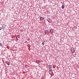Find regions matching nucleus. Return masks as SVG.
<instances>
[{
	"label": "nucleus",
	"instance_id": "obj_3",
	"mask_svg": "<svg viewBox=\"0 0 79 79\" xmlns=\"http://www.w3.org/2000/svg\"><path fill=\"white\" fill-rule=\"evenodd\" d=\"M49 34H53V30L52 29H51L49 31Z\"/></svg>",
	"mask_w": 79,
	"mask_h": 79
},
{
	"label": "nucleus",
	"instance_id": "obj_11",
	"mask_svg": "<svg viewBox=\"0 0 79 79\" xmlns=\"http://www.w3.org/2000/svg\"><path fill=\"white\" fill-rule=\"evenodd\" d=\"M62 9H64V5H62Z\"/></svg>",
	"mask_w": 79,
	"mask_h": 79
},
{
	"label": "nucleus",
	"instance_id": "obj_10",
	"mask_svg": "<svg viewBox=\"0 0 79 79\" xmlns=\"http://www.w3.org/2000/svg\"><path fill=\"white\" fill-rule=\"evenodd\" d=\"M37 63H40L41 61L40 60H37Z\"/></svg>",
	"mask_w": 79,
	"mask_h": 79
},
{
	"label": "nucleus",
	"instance_id": "obj_2",
	"mask_svg": "<svg viewBox=\"0 0 79 79\" xmlns=\"http://www.w3.org/2000/svg\"><path fill=\"white\" fill-rule=\"evenodd\" d=\"M44 33L46 34H49V31L48 30H46L44 31Z\"/></svg>",
	"mask_w": 79,
	"mask_h": 79
},
{
	"label": "nucleus",
	"instance_id": "obj_4",
	"mask_svg": "<svg viewBox=\"0 0 79 79\" xmlns=\"http://www.w3.org/2000/svg\"><path fill=\"white\" fill-rule=\"evenodd\" d=\"M49 73L50 74H51L53 73V70H52V69L49 70Z\"/></svg>",
	"mask_w": 79,
	"mask_h": 79
},
{
	"label": "nucleus",
	"instance_id": "obj_14",
	"mask_svg": "<svg viewBox=\"0 0 79 79\" xmlns=\"http://www.w3.org/2000/svg\"><path fill=\"white\" fill-rule=\"evenodd\" d=\"M74 28L75 29H77V27H76V26H74Z\"/></svg>",
	"mask_w": 79,
	"mask_h": 79
},
{
	"label": "nucleus",
	"instance_id": "obj_7",
	"mask_svg": "<svg viewBox=\"0 0 79 79\" xmlns=\"http://www.w3.org/2000/svg\"><path fill=\"white\" fill-rule=\"evenodd\" d=\"M48 67L50 69H51V68H52V65H49L48 66Z\"/></svg>",
	"mask_w": 79,
	"mask_h": 79
},
{
	"label": "nucleus",
	"instance_id": "obj_12",
	"mask_svg": "<svg viewBox=\"0 0 79 79\" xmlns=\"http://www.w3.org/2000/svg\"><path fill=\"white\" fill-rule=\"evenodd\" d=\"M15 37H16V40H18V36H16Z\"/></svg>",
	"mask_w": 79,
	"mask_h": 79
},
{
	"label": "nucleus",
	"instance_id": "obj_9",
	"mask_svg": "<svg viewBox=\"0 0 79 79\" xmlns=\"http://www.w3.org/2000/svg\"><path fill=\"white\" fill-rule=\"evenodd\" d=\"M45 44V41H43L42 43V44H43V45H44V44Z\"/></svg>",
	"mask_w": 79,
	"mask_h": 79
},
{
	"label": "nucleus",
	"instance_id": "obj_16",
	"mask_svg": "<svg viewBox=\"0 0 79 79\" xmlns=\"http://www.w3.org/2000/svg\"><path fill=\"white\" fill-rule=\"evenodd\" d=\"M40 79H44V77H42Z\"/></svg>",
	"mask_w": 79,
	"mask_h": 79
},
{
	"label": "nucleus",
	"instance_id": "obj_5",
	"mask_svg": "<svg viewBox=\"0 0 79 79\" xmlns=\"http://www.w3.org/2000/svg\"><path fill=\"white\" fill-rule=\"evenodd\" d=\"M47 20L48 21V23H51V21H52V20H51V19H50L48 18L47 19Z\"/></svg>",
	"mask_w": 79,
	"mask_h": 79
},
{
	"label": "nucleus",
	"instance_id": "obj_15",
	"mask_svg": "<svg viewBox=\"0 0 79 79\" xmlns=\"http://www.w3.org/2000/svg\"><path fill=\"white\" fill-rule=\"evenodd\" d=\"M0 47H2V44L1 43H0Z\"/></svg>",
	"mask_w": 79,
	"mask_h": 79
},
{
	"label": "nucleus",
	"instance_id": "obj_17",
	"mask_svg": "<svg viewBox=\"0 0 79 79\" xmlns=\"http://www.w3.org/2000/svg\"><path fill=\"white\" fill-rule=\"evenodd\" d=\"M2 27H0V30H2Z\"/></svg>",
	"mask_w": 79,
	"mask_h": 79
},
{
	"label": "nucleus",
	"instance_id": "obj_13",
	"mask_svg": "<svg viewBox=\"0 0 79 79\" xmlns=\"http://www.w3.org/2000/svg\"><path fill=\"white\" fill-rule=\"evenodd\" d=\"M20 32H23V30L22 29H20Z\"/></svg>",
	"mask_w": 79,
	"mask_h": 79
},
{
	"label": "nucleus",
	"instance_id": "obj_1",
	"mask_svg": "<svg viewBox=\"0 0 79 79\" xmlns=\"http://www.w3.org/2000/svg\"><path fill=\"white\" fill-rule=\"evenodd\" d=\"M71 51L72 53H74V52H75V49L74 48H72L71 49Z\"/></svg>",
	"mask_w": 79,
	"mask_h": 79
},
{
	"label": "nucleus",
	"instance_id": "obj_8",
	"mask_svg": "<svg viewBox=\"0 0 79 79\" xmlns=\"http://www.w3.org/2000/svg\"><path fill=\"white\" fill-rule=\"evenodd\" d=\"M6 64H8V65H10V62L9 61H6Z\"/></svg>",
	"mask_w": 79,
	"mask_h": 79
},
{
	"label": "nucleus",
	"instance_id": "obj_6",
	"mask_svg": "<svg viewBox=\"0 0 79 79\" xmlns=\"http://www.w3.org/2000/svg\"><path fill=\"white\" fill-rule=\"evenodd\" d=\"M40 20L41 21H42L43 20H44V18L43 17H41L40 18Z\"/></svg>",
	"mask_w": 79,
	"mask_h": 79
},
{
	"label": "nucleus",
	"instance_id": "obj_18",
	"mask_svg": "<svg viewBox=\"0 0 79 79\" xmlns=\"http://www.w3.org/2000/svg\"><path fill=\"white\" fill-rule=\"evenodd\" d=\"M36 63H37V61H35Z\"/></svg>",
	"mask_w": 79,
	"mask_h": 79
}]
</instances>
